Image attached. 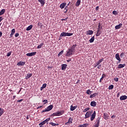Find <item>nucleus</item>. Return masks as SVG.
Masks as SVG:
<instances>
[{
  "label": "nucleus",
  "mask_w": 127,
  "mask_h": 127,
  "mask_svg": "<svg viewBox=\"0 0 127 127\" xmlns=\"http://www.w3.org/2000/svg\"><path fill=\"white\" fill-rule=\"evenodd\" d=\"M3 113H4V109L0 108V117L3 115Z\"/></svg>",
  "instance_id": "nucleus-22"
},
{
  "label": "nucleus",
  "mask_w": 127,
  "mask_h": 127,
  "mask_svg": "<svg viewBox=\"0 0 127 127\" xmlns=\"http://www.w3.org/2000/svg\"><path fill=\"white\" fill-rule=\"evenodd\" d=\"M112 119H115L116 118V116L115 115H113L112 117H111Z\"/></svg>",
  "instance_id": "nucleus-60"
},
{
  "label": "nucleus",
  "mask_w": 127,
  "mask_h": 127,
  "mask_svg": "<svg viewBox=\"0 0 127 127\" xmlns=\"http://www.w3.org/2000/svg\"><path fill=\"white\" fill-rule=\"evenodd\" d=\"M50 125H51L53 127H55L56 126H59V124H56V123H53L52 122L50 123Z\"/></svg>",
  "instance_id": "nucleus-30"
},
{
  "label": "nucleus",
  "mask_w": 127,
  "mask_h": 127,
  "mask_svg": "<svg viewBox=\"0 0 127 127\" xmlns=\"http://www.w3.org/2000/svg\"><path fill=\"white\" fill-rule=\"evenodd\" d=\"M114 81H115V82H119V78L115 77L114 78Z\"/></svg>",
  "instance_id": "nucleus-46"
},
{
  "label": "nucleus",
  "mask_w": 127,
  "mask_h": 127,
  "mask_svg": "<svg viewBox=\"0 0 127 127\" xmlns=\"http://www.w3.org/2000/svg\"><path fill=\"white\" fill-rule=\"evenodd\" d=\"M126 66V64H119L118 66V69H121V68H124Z\"/></svg>",
  "instance_id": "nucleus-17"
},
{
  "label": "nucleus",
  "mask_w": 127,
  "mask_h": 127,
  "mask_svg": "<svg viewBox=\"0 0 127 127\" xmlns=\"http://www.w3.org/2000/svg\"><path fill=\"white\" fill-rule=\"evenodd\" d=\"M66 61L67 62H70V61H71V59H68Z\"/></svg>",
  "instance_id": "nucleus-61"
},
{
  "label": "nucleus",
  "mask_w": 127,
  "mask_h": 127,
  "mask_svg": "<svg viewBox=\"0 0 127 127\" xmlns=\"http://www.w3.org/2000/svg\"><path fill=\"white\" fill-rule=\"evenodd\" d=\"M33 27V25H30L27 27L26 30H27V31H29V30H31V29H32Z\"/></svg>",
  "instance_id": "nucleus-21"
},
{
  "label": "nucleus",
  "mask_w": 127,
  "mask_h": 127,
  "mask_svg": "<svg viewBox=\"0 0 127 127\" xmlns=\"http://www.w3.org/2000/svg\"><path fill=\"white\" fill-rule=\"evenodd\" d=\"M91 107H96L97 106V102L95 101H92L90 103Z\"/></svg>",
  "instance_id": "nucleus-20"
},
{
  "label": "nucleus",
  "mask_w": 127,
  "mask_h": 127,
  "mask_svg": "<svg viewBox=\"0 0 127 127\" xmlns=\"http://www.w3.org/2000/svg\"><path fill=\"white\" fill-rule=\"evenodd\" d=\"M14 33H15V29H12L11 30V34H14Z\"/></svg>",
  "instance_id": "nucleus-38"
},
{
  "label": "nucleus",
  "mask_w": 127,
  "mask_h": 127,
  "mask_svg": "<svg viewBox=\"0 0 127 127\" xmlns=\"http://www.w3.org/2000/svg\"><path fill=\"white\" fill-rule=\"evenodd\" d=\"M98 27V29H102L103 28V27H101V23H99Z\"/></svg>",
  "instance_id": "nucleus-42"
},
{
  "label": "nucleus",
  "mask_w": 127,
  "mask_h": 127,
  "mask_svg": "<svg viewBox=\"0 0 127 127\" xmlns=\"http://www.w3.org/2000/svg\"><path fill=\"white\" fill-rule=\"evenodd\" d=\"M100 35H101V33H97V34H96V36H100Z\"/></svg>",
  "instance_id": "nucleus-54"
},
{
  "label": "nucleus",
  "mask_w": 127,
  "mask_h": 127,
  "mask_svg": "<svg viewBox=\"0 0 127 127\" xmlns=\"http://www.w3.org/2000/svg\"><path fill=\"white\" fill-rule=\"evenodd\" d=\"M103 61H104V58H102L101 60H100L99 61H98L97 62V63L101 64V63H102V62H103Z\"/></svg>",
  "instance_id": "nucleus-36"
},
{
  "label": "nucleus",
  "mask_w": 127,
  "mask_h": 127,
  "mask_svg": "<svg viewBox=\"0 0 127 127\" xmlns=\"http://www.w3.org/2000/svg\"><path fill=\"white\" fill-rule=\"evenodd\" d=\"M115 58L118 61H122V59H121V58H120V54L119 53L116 54Z\"/></svg>",
  "instance_id": "nucleus-11"
},
{
  "label": "nucleus",
  "mask_w": 127,
  "mask_h": 127,
  "mask_svg": "<svg viewBox=\"0 0 127 127\" xmlns=\"http://www.w3.org/2000/svg\"><path fill=\"white\" fill-rule=\"evenodd\" d=\"M36 55V52L27 53L26 54V56H29V57H31V56H34V55Z\"/></svg>",
  "instance_id": "nucleus-9"
},
{
  "label": "nucleus",
  "mask_w": 127,
  "mask_h": 127,
  "mask_svg": "<svg viewBox=\"0 0 127 127\" xmlns=\"http://www.w3.org/2000/svg\"><path fill=\"white\" fill-rule=\"evenodd\" d=\"M43 103H44V105H45L48 103V101L47 100L45 99L43 101Z\"/></svg>",
  "instance_id": "nucleus-40"
},
{
  "label": "nucleus",
  "mask_w": 127,
  "mask_h": 127,
  "mask_svg": "<svg viewBox=\"0 0 127 127\" xmlns=\"http://www.w3.org/2000/svg\"><path fill=\"white\" fill-rule=\"evenodd\" d=\"M102 77L103 78H106V75L105 74H103L102 75Z\"/></svg>",
  "instance_id": "nucleus-56"
},
{
  "label": "nucleus",
  "mask_w": 127,
  "mask_h": 127,
  "mask_svg": "<svg viewBox=\"0 0 127 127\" xmlns=\"http://www.w3.org/2000/svg\"><path fill=\"white\" fill-rule=\"evenodd\" d=\"M86 94H87V95H91L92 91H90V89H88L86 91Z\"/></svg>",
  "instance_id": "nucleus-33"
},
{
  "label": "nucleus",
  "mask_w": 127,
  "mask_h": 127,
  "mask_svg": "<svg viewBox=\"0 0 127 127\" xmlns=\"http://www.w3.org/2000/svg\"><path fill=\"white\" fill-rule=\"evenodd\" d=\"M95 40V36H93L90 40L89 42L90 43H93Z\"/></svg>",
  "instance_id": "nucleus-27"
},
{
  "label": "nucleus",
  "mask_w": 127,
  "mask_h": 127,
  "mask_svg": "<svg viewBox=\"0 0 127 127\" xmlns=\"http://www.w3.org/2000/svg\"><path fill=\"white\" fill-rule=\"evenodd\" d=\"M43 106H39L37 109H40V108H42Z\"/></svg>",
  "instance_id": "nucleus-63"
},
{
  "label": "nucleus",
  "mask_w": 127,
  "mask_h": 127,
  "mask_svg": "<svg viewBox=\"0 0 127 127\" xmlns=\"http://www.w3.org/2000/svg\"><path fill=\"white\" fill-rule=\"evenodd\" d=\"M120 94H121V93H120V92H118L117 93V98H119V97H120Z\"/></svg>",
  "instance_id": "nucleus-55"
},
{
  "label": "nucleus",
  "mask_w": 127,
  "mask_h": 127,
  "mask_svg": "<svg viewBox=\"0 0 127 127\" xmlns=\"http://www.w3.org/2000/svg\"><path fill=\"white\" fill-rule=\"evenodd\" d=\"M67 68V64H62V70L65 71Z\"/></svg>",
  "instance_id": "nucleus-13"
},
{
  "label": "nucleus",
  "mask_w": 127,
  "mask_h": 127,
  "mask_svg": "<svg viewBox=\"0 0 127 127\" xmlns=\"http://www.w3.org/2000/svg\"><path fill=\"white\" fill-rule=\"evenodd\" d=\"M40 28H42V26H43V24L42 23H40Z\"/></svg>",
  "instance_id": "nucleus-52"
},
{
  "label": "nucleus",
  "mask_w": 127,
  "mask_h": 127,
  "mask_svg": "<svg viewBox=\"0 0 127 127\" xmlns=\"http://www.w3.org/2000/svg\"><path fill=\"white\" fill-rule=\"evenodd\" d=\"M81 3V0H77V1H76L75 6H79V5H80Z\"/></svg>",
  "instance_id": "nucleus-28"
},
{
  "label": "nucleus",
  "mask_w": 127,
  "mask_h": 127,
  "mask_svg": "<svg viewBox=\"0 0 127 127\" xmlns=\"http://www.w3.org/2000/svg\"><path fill=\"white\" fill-rule=\"evenodd\" d=\"M76 46H77V44L73 45L72 47H71L69 48V49L73 52H75V51H76V50L75 49V48H76Z\"/></svg>",
  "instance_id": "nucleus-10"
},
{
  "label": "nucleus",
  "mask_w": 127,
  "mask_h": 127,
  "mask_svg": "<svg viewBox=\"0 0 127 127\" xmlns=\"http://www.w3.org/2000/svg\"><path fill=\"white\" fill-rule=\"evenodd\" d=\"M90 110V108H87L83 110V113H86V112H88Z\"/></svg>",
  "instance_id": "nucleus-37"
},
{
  "label": "nucleus",
  "mask_w": 127,
  "mask_h": 127,
  "mask_svg": "<svg viewBox=\"0 0 127 127\" xmlns=\"http://www.w3.org/2000/svg\"><path fill=\"white\" fill-rule=\"evenodd\" d=\"M122 26H123V24L120 23L118 25L115 26V29H120Z\"/></svg>",
  "instance_id": "nucleus-23"
},
{
  "label": "nucleus",
  "mask_w": 127,
  "mask_h": 127,
  "mask_svg": "<svg viewBox=\"0 0 127 127\" xmlns=\"http://www.w3.org/2000/svg\"><path fill=\"white\" fill-rule=\"evenodd\" d=\"M113 13L114 14V15H117L118 14V12H117L116 10H114L113 11Z\"/></svg>",
  "instance_id": "nucleus-45"
},
{
  "label": "nucleus",
  "mask_w": 127,
  "mask_h": 127,
  "mask_svg": "<svg viewBox=\"0 0 127 127\" xmlns=\"http://www.w3.org/2000/svg\"><path fill=\"white\" fill-rule=\"evenodd\" d=\"M53 109V105L49 106L46 109L43 110L42 113H45V112H49Z\"/></svg>",
  "instance_id": "nucleus-2"
},
{
  "label": "nucleus",
  "mask_w": 127,
  "mask_h": 127,
  "mask_svg": "<svg viewBox=\"0 0 127 127\" xmlns=\"http://www.w3.org/2000/svg\"><path fill=\"white\" fill-rule=\"evenodd\" d=\"M100 118H98L97 119L96 124L94 126V127H99V126H100Z\"/></svg>",
  "instance_id": "nucleus-5"
},
{
  "label": "nucleus",
  "mask_w": 127,
  "mask_h": 127,
  "mask_svg": "<svg viewBox=\"0 0 127 127\" xmlns=\"http://www.w3.org/2000/svg\"><path fill=\"white\" fill-rule=\"evenodd\" d=\"M39 2L41 3V6H43L45 4V0H38Z\"/></svg>",
  "instance_id": "nucleus-16"
},
{
  "label": "nucleus",
  "mask_w": 127,
  "mask_h": 127,
  "mask_svg": "<svg viewBox=\"0 0 127 127\" xmlns=\"http://www.w3.org/2000/svg\"><path fill=\"white\" fill-rule=\"evenodd\" d=\"M25 62L20 61L17 63V65L18 66H23L24 65H25Z\"/></svg>",
  "instance_id": "nucleus-15"
},
{
  "label": "nucleus",
  "mask_w": 127,
  "mask_h": 127,
  "mask_svg": "<svg viewBox=\"0 0 127 127\" xmlns=\"http://www.w3.org/2000/svg\"><path fill=\"white\" fill-rule=\"evenodd\" d=\"M50 119H51L50 118H49L46 119L45 120H44V121L46 123H47V122H49V121H50Z\"/></svg>",
  "instance_id": "nucleus-41"
},
{
  "label": "nucleus",
  "mask_w": 127,
  "mask_h": 127,
  "mask_svg": "<svg viewBox=\"0 0 127 127\" xmlns=\"http://www.w3.org/2000/svg\"><path fill=\"white\" fill-rule=\"evenodd\" d=\"M2 36V33L1 32H0V37Z\"/></svg>",
  "instance_id": "nucleus-62"
},
{
  "label": "nucleus",
  "mask_w": 127,
  "mask_h": 127,
  "mask_svg": "<svg viewBox=\"0 0 127 127\" xmlns=\"http://www.w3.org/2000/svg\"><path fill=\"white\" fill-rule=\"evenodd\" d=\"M68 6H66L65 7L64 9H65L66 11L64 12V13H66V12H68Z\"/></svg>",
  "instance_id": "nucleus-39"
},
{
  "label": "nucleus",
  "mask_w": 127,
  "mask_h": 127,
  "mask_svg": "<svg viewBox=\"0 0 127 127\" xmlns=\"http://www.w3.org/2000/svg\"><path fill=\"white\" fill-rule=\"evenodd\" d=\"M103 80H104V77H102L100 78V80H99V82L100 83H102V81H103Z\"/></svg>",
  "instance_id": "nucleus-51"
},
{
  "label": "nucleus",
  "mask_w": 127,
  "mask_h": 127,
  "mask_svg": "<svg viewBox=\"0 0 127 127\" xmlns=\"http://www.w3.org/2000/svg\"><path fill=\"white\" fill-rule=\"evenodd\" d=\"M22 101H23V99L17 100V103H21V102H22Z\"/></svg>",
  "instance_id": "nucleus-53"
},
{
  "label": "nucleus",
  "mask_w": 127,
  "mask_h": 127,
  "mask_svg": "<svg viewBox=\"0 0 127 127\" xmlns=\"http://www.w3.org/2000/svg\"><path fill=\"white\" fill-rule=\"evenodd\" d=\"M77 106H72V105H71L70 106V111H75V110H76V109H77Z\"/></svg>",
  "instance_id": "nucleus-24"
},
{
  "label": "nucleus",
  "mask_w": 127,
  "mask_h": 127,
  "mask_svg": "<svg viewBox=\"0 0 127 127\" xmlns=\"http://www.w3.org/2000/svg\"><path fill=\"white\" fill-rule=\"evenodd\" d=\"M46 86H47V84L45 83V84H43L42 87L44 89H45V88H46Z\"/></svg>",
  "instance_id": "nucleus-44"
},
{
  "label": "nucleus",
  "mask_w": 127,
  "mask_h": 127,
  "mask_svg": "<svg viewBox=\"0 0 127 127\" xmlns=\"http://www.w3.org/2000/svg\"><path fill=\"white\" fill-rule=\"evenodd\" d=\"M45 124H46V123L45 122V121H43L42 122L40 123L39 124V126H43V125H45Z\"/></svg>",
  "instance_id": "nucleus-34"
},
{
  "label": "nucleus",
  "mask_w": 127,
  "mask_h": 127,
  "mask_svg": "<svg viewBox=\"0 0 127 127\" xmlns=\"http://www.w3.org/2000/svg\"><path fill=\"white\" fill-rule=\"evenodd\" d=\"M67 18H65L64 19H62V20H67Z\"/></svg>",
  "instance_id": "nucleus-64"
},
{
  "label": "nucleus",
  "mask_w": 127,
  "mask_h": 127,
  "mask_svg": "<svg viewBox=\"0 0 127 127\" xmlns=\"http://www.w3.org/2000/svg\"><path fill=\"white\" fill-rule=\"evenodd\" d=\"M72 35H73V33L63 32L61 34L60 37H65V36H72Z\"/></svg>",
  "instance_id": "nucleus-1"
},
{
  "label": "nucleus",
  "mask_w": 127,
  "mask_h": 127,
  "mask_svg": "<svg viewBox=\"0 0 127 127\" xmlns=\"http://www.w3.org/2000/svg\"><path fill=\"white\" fill-rule=\"evenodd\" d=\"M114 89V85H111L109 86V90H113Z\"/></svg>",
  "instance_id": "nucleus-35"
},
{
  "label": "nucleus",
  "mask_w": 127,
  "mask_h": 127,
  "mask_svg": "<svg viewBox=\"0 0 127 127\" xmlns=\"http://www.w3.org/2000/svg\"><path fill=\"white\" fill-rule=\"evenodd\" d=\"M95 118H96V111H94L93 113L92 114L90 118V121H91V122L94 121Z\"/></svg>",
  "instance_id": "nucleus-8"
},
{
  "label": "nucleus",
  "mask_w": 127,
  "mask_h": 127,
  "mask_svg": "<svg viewBox=\"0 0 127 127\" xmlns=\"http://www.w3.org/2000/svg\"><path fill=\"white\" fill-rule=\"evenodd\" d=\"M3 18H2V17H0V22H1V20H2Z\"/></svg>",
  "instance_id": "nucleus-58"
},
{
  "label": "nucleus",
  "mask_w": 127,
  "mask_h": 127,
  "mask_svg": "<svg viewBox=\"0 0 127 127\" xmlns=\"http://www.w3.org/2000/svg\"><path fill=\"white\" fill-rule=\"evenodd\" d=\"M10 55H11V52H9L7 53V57H9Z\"/></svg>",
  "instance_id": "nucleus-48"
},
{
  "label": "nucleus",
  "mask_w": 127,
  "mask_h": 127,
  "mask_svg": "<svg viewBox=\"0 0 127 127\" xmlns=\"http://www.w3.org/2000/svg\"><path fill=\"white\" fill-rule=\"evenodd\" d=\"M103 117H104V118H108V114L104 113Z\"/></svg>",
  "instance_id": "nucleus-47"
},
{
  "label": "nucleus",
  "mask_w": 127,
  "mask_h": 127,
  "mask_svg": "<svg viewBox=\"0 0 127 127\" xmlns=\"http://www.w3.org/2000/svg\"><path fill=\"white\" fill-rule=\"evenodd\" d=\"M123 56H125V53L122 52L121 54H120V57L121 58H123Z\"/></svg>",
  "instance_id": "nucleus-43"
},
{
  "label": "nucleus",
  "mask_w": 127,
  "mask_h": 127,
  "mask_svg": "<svg viewBox=\"0 0 127 127\" xmlns=\"http://www.w3.org/2000/svg\"><path fill=\"white\" fill-rule=\"evenodd\" d=\"M101 29H98V30H97V33H100V34L102 33V32L101 31Z\"/></svg>",
  "instance_id": "nucleus-49"
},
{
  "label": "nucleus",
  "mask_w": 127,
  "mask_h": 127,
  "mask_svg": "<svg viewBox=\"0 0 127 127\" xmlns=\"http://www.w3.org/2000/svg\"><path fill=\"white\" fill-rule=\"evenodd\" d=\"M32 73H28L27 74V75L25 77V79L26 80H28V79H29L30 77H32Z\"/></svg>",
  "instance_id": "nucleus-18"
},
{
  "label": "nucleus",
  "mask_w": 127,
  "mask_h": 127,
  "mask_svg": "<svg viewBox=\"0 0 127 127\" xmlns=\"http://www.w3.org/2000/svg\"><path fill=\"white\" fill-rule=\"evenodd\" d=\"M73 53L74 52L72 51L70 49H68L67 51H66V54H65V56H71V55H73Z\"/></svg>",
  "instance_id": "nucleus-3"
},
{
  "label": "nucleus",
  "mask_w": 127,
  "mask_h": 127,
  "mask_svg": "<svg viewBox=\"0 0 127 127\" xmlns=\"http://www.w3.org/2000/svg\"><path fill=\"white\" fill-rule=\"evenodd\" d=\"M26 120H29V115H27L26 117Z\"/></svg>",
  "instance_id": "nucleus-59"
},
{
  "label": "nucleus",
  "mask_w": 127,
  "mask_h": 127,
  "mask_svg": "<svg viewBox=\"0 0 127 127\" xmlns=\"http://www.w3.org/2000/svg\"><path fill=\"white\" fill-rule=\"evenodd\" d=\"M4 12H5V9H2L0 11V15H2V14H4Z\"/></svg>",
  "instance_id": "nucleus-29"
},
{
  "label": "nucleus",
  "mask_w": 127,
  "mask_h": 127,
  "mask_svg": "<svg viewBox=\"0 0 127 127\" xmlns=\"http://www.w3.org/2000/svg\"><path fill=\"white\" fill-rule=\"evenodd\" d=\"M44 44L41 43L39 46H37L38 49H40L42 47V46L44 45Z\"/></svg>",
  "instance_id": "nucleus-32"
},
{
  "label": "nucleus",
  "mask_w": 127,
  "mask_h": 127,
  "mask_svg": "<svg viewBox=\"0 0 127 127\" xmlns=\"http://www.w3.org/2000/svg\"><path fill=\"white\" fill-rule=\"evenodd\" d=\"M18 36H19V33H17L15 34V37H18Z\"/></svg>",
  "instance_id": "nucleus-50"
},
{
  "label": "nucleus",
  "mask_w": 127,
  "mask_h": 127,
  "mask_svg": "<svg viewBox=\"0 0 127 127\" xmlns=\"http://www.w3.org/2000/svg\"><path fill=\"white\" fill-rule=\"evenodd\" d=\"M63 114H62V113L59 112V111H58L56 113H54L52 115L53 117H56V116H62Z\"/></svg>",
  "instance_id": "nucleus-4"
},
{
  "label": "nucleus",
  "mask_w": 127,
  "mask_h": 127,
  "mask_svg": "<svg viewBox=\"0 0 127 127\" xmlns=\"http://www.w3.org/2000/svg\"><path fill=\"white\" fill-rule=\"evenodd\" d=\"M66 4H67L66 2L62 3L60 6V8H61V9H63V8L66 6Z\"/></svg>",
  "instance_id": "nucleus-12"
},
{
  "label": "nucleus",
  "mask_w": 127,
  "mask_h": 127,
  "mask_svg": "<svg viewBox=\"0 0 127 127\" xmlns=\"http://www.w3.org/2000/svg\"><path fill=\"white\" fill-rule=\"evenodd\" d=\"M97 95V93H94L93 94H91L90 95L89 98H90L91 99L93 98H95V97H96Z\"/></svg>",
  "instance_id": "nucleus-25"
},
{
  "label": "nucleus",
  "mask_w": 127,
  "mask_h": 127,
  "mask_svg": "<svg viewBox=\"0 0 127 127\" xmlns=\"http://www.w3.org/2000/svg\"><path fill=\"white\" fill-rule=\"evenodd\" d=\"M91 115H92V112L91 111L87 112L85 114L84 119H88V118H90V116H91Z\"/></svg>",
  "instance_id": "nucleus-6"
},
{
  "label": "nucleus",
  "mask_w": 127,
  "mask_h": 127,
  "mask_svg": "<svg viewBox=\"0 0 127 127\" xmlns=\"http://www.w3.org/2000/svg\"><path fill=\"white\" fill-rule=\"evenodd\" d=\"M127 95H123L120 97L121 101H125V100H127Z\"/></svg>",
  "instance_id": "nucleus-14"
},
{
  "label": "nucleus",
  "mask_w": 127,
  "mask_h": 127,
  "mask_svg": "<svg viewBox=\"0 0 127 127\" xmlns=\"http://www.w3.org/2000/svg\"><path fill=\"white\" fill-rule=\"evenodd\" d=\"M99 6H96V8H95V9H96V10H99Z\"/></svg>",
  "instance_id": "nucleus-57"
},
{
  "label": "nucleus",
  "mask_w": 127,
  "mask_h": 127,
  "mask_svg": "<svg viewBox=\"0 0 127 127\" xmlns=\"http://www.w3.org/2000/svg\"><path fill=\"white\" fill-rule=\"evenodd\" d=\"M89 126V124H84L83 125H80L78 126V127H87Z\"/></svg>",
  "instance_id": "nucleus-26"
},
{
  "label": "nucleus",
  "mask_w": 127,
  "mask_h": 127,
  "mask_svg": "<svg viewBox=\"0 0 127 127\" xmlns=\"http://www.w3.org/2000/svg\"><path fill=\"white\" fill-rule=\"evenodd\" d=\"M73 121V119L69 118V119H68V121L67 122L65 123V126H68V125H70L71 124H73V122H72V121Z\"/></svg>",
  "instance_id": "nucleus-7"
},
{
  "label": "nucleus",
  "mask_w": 127,
  "mask_h": 127,
  "mask_svg": "<svg viewBox=\"0 0 127 127\" xmlns=\"http://www.w3.org/2000/svg\"><path fill=\"white\" fill-rule=\"evenodd\" d=\"M64 53V51H61L59 54L58 55V57H60L62 55V54H63V53Z\"/></svg>",
  "instance_id": "nucleus-31"
},
{
  "label": "nucleus",
  "mask_w": 127,
  "mask_h": 127,
  "mask_svg": "<svg viewBox=\"0 0 127 127\" xmlns=\"http://www.w3.org/2000/svg\"><path fill=\"white\" fill-rule=\"evenodd\" d=\"M87 35H92L94 33V31L92 30H89L86 31Z\"/></svg>",
  "instance_id": "nucleus-19"
}]
</instances>
